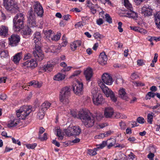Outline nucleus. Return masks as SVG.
I'll list each match as a JSON object with an SVG mask.
<instances>
[{"label":"nucleus","mask_w":160,"mask_h":160,"mask_svg":"<svg viewBox=\"0 0 160 160\" xmlns=\"http://www.w3.org/2000/svg\"><path fill=\"white\" fill-rule=\"evenodd\" d=\"M4 6L6 9L11 13H16L19 10L18 5L13 0H3Z\"/></svg>","instance_id":"423d86ee"},{"label":"nucleus","mask_w":160,"mask_h":160,"mask_svg":"<svg viewBox=\"0 0 160 160\" xmlns=\"http://www.w3.org/2000/svg\"><path fill=\"white\" fill-rule=\"evenodd\" d=\"M77 118L81 120L82 123L87 128L92 127L94 124V117L88 111L83 110L79 111Z\"/></svg>","instance_id":"f03ea898"},{"label":"nucleus","mask_w":160,"mask_h":160,"mask_svg":"<svg viewBox=\"0 0 160 160\" xmlns=\"http://www.w3.org/2000/svg\"><path fill=\"white\" fill-rule=\"evenodd\" d=\"M61 46L58 45L57 46H52L50 47L51 52H59L61 49Z\"/></svg>","instance_id":"c756f323"},{"label":"nucleus","mask_w":160,"mask_h":160,"mask_svg":"<svg viewBox=\"0 0 160 160\" xmlns=\"http://www.w3.org/2000/svg\"><path fill=\"white\" fill-rule=\"evenodd\" d=\"M81 72L80 71L78 70L75 71L72 74V76H71V77L72 76H78V75Z\"/></svg>","instance_id":"0e129e2a"},{"label":"nucleus","mask_w":160,"mask_h":160,"mask_svg":"<svg viewBox=\"0 0 160 160\" xmlns=\"http://www.w3.org/2000/svg\"><path fill=\"white\" fill-rule=\"evenodd\" d=\"M114 114L113 108L109 107L106 108L104 110V116L106 118H111Z\"/></svg>","instance_id":"6ab92c4d"},{"label":"nucleus","mask_w":160,"mask_h":160,"mask_svg":"<svg viewBox=\"0 0 160 160\" xmlns=\"http://www.w3.org/2000/svg\"><path fill=\"white\" fill-rule=\"evenodd\" d=\"M9 45L11 46L15 47L17 46L20 41V37L17 34H12L9 38Z\"/></svg>","instance_id":"f8f14e48"},{"label":"nucleus","mask_w":160,"mask_h":160,"mask_svg":"<svg viewBox=\"0 0 160 160\" xmlns=\"http://www.w3.org/2000/svg\"><path fill=\"white\" fill-rule=\"evenodd\" d=\"M61 35V34L60 33H58L56 35L53 36L52 37H51V38L52 40L57 41L60 39Z\"/></svg>","instance_id":"a19ab883"},{"label":"nucleus","mask_w":160,"mask_h":160,"mask_svg":"<svg viewBox=\"0 0 160 160\" xmlns=\"http://www.w3.org/2000/svg\"><path fill=\"white\" fill-rule=\"evenodd\" d=\"M8 56V52L7 51H0V57L1 58H6Z\"/></svg>","instance_id":"e433bc0d"},{"label":"nucleus","mask_w":160,"mask_h":160,"mask_svg":"<svg viewBox=\"0 0 160 160\" xmlns=\"http://www.w3.org/2000/svg\"><path fill=\"white\" fill-rule=\"evenodd\" d=\"M156 95V93L152 92H149L146 95L145 97L146 100L150 99L151 98H153Z\"/></svg>","instance_id":"2f4dec72"},{"label":"nucleus","mask_w":160,"mask_h":160,"mask_svg":"<svg viewBox=\"0 0 160 160\" xmlns=\"http://www.w3.org/2000/svg\"><path fill=\"white\" fill-rule=\"evenodd\" d=\"M83 26L82 22H79L77 23L75 25V26L76 28H78L81 27Z\"/></svg>","instance_id":"680f3d73"},{"label":"nucleus","mask_w":160,"mask_h":160,"mask_svg":"<svg viewBox=\"0 0 160 160\" xmlns=\"http://www.w3.org/2000/svg\"><path fill=\"white\" fill-rule=\"evenodd\" d=\"M97 23L99 25H101L103 23V21L102 18H99L97 21Z\"/></svg>","instance_id":"338daca9"},{"label":"nucleus","mask_w":160,"mask_h":160,"mask_svg":"<svg viewBox=\"0 0 160 160\" xmlns=\"http://www.w3.org/2000/svg\"><path fill=\"white\" fill-rule=\"evenodd\" d=\"M65 78L64 74L61 73H58L54 76L53 79L54 80L59 81L62 80L64 79Z\"/></svg>","instance_id":"c85d7f7f"},{"label":"nucleus","mask_w":160,"mask_h":160,"mask_svg":"<svg viewBox=\"0 0 160 160\" xmlns=\"http://www.w3.org/2000/svg\"><path fill=\"white\" fill-rule=\"evenodd\" d=\"M51 105L50 103L46 102L43 103L42 105V109L44 110L45 111Z\"/></svg>","instance_id":"7c9ffc66"},{"label":"nucleus","mask_w":160,"mask_h":160,"mask_svg":"<svg viewBox=\"0 0 160 160\" xmlns=\"http://www.w3.org/2000/svg\"><path fill=\"white\" fill-rule=\"evenodd\" d=\"M102 80L104 82L108 85H111L113 82L112 77L107 73H104L102 76Z\"/></svg>","instance_id":"ddd939ff"},{"label":"nucleus","mask_w":160,"mask_h":160,"mask_svg":"<svg viewBox=\"0 0 160 160\" xmlns=\"http://www.w3.org/2000/svg\"><path fill=\"white\" fill-rule=\"evenodd\" d=\"M120 126L122 130H124L126 128V124L124 122H120L119 123Z\"/></svg>","instance_id":"5fc2aeb1"},{"label":"nucleus","mask_w":160,"mask_h":160,"mask_svg":"<svg viewBox=\"0 0 160 160\" xmlns=\"http://www.w3.org/2000/svg\"><path fill=\"white\" fill-rule=\"evenodd\" d=\"M42 84L41 83H39L38 82L34 81L33 86L34 87L39 88L42 86Z\"/></svg>","instance_id":"de8ad7c7"},{"label":"nucleus","mask_w":160,"mask_h":160,"mask_svg":"<svg viewBox=\"0 0 160 160\" xmlns=\"http://www.w3.org/2000/svg\"><path fill=\"white\" fill-rule=\"evenodd\" d=\"M154 16L155 23L158 28L160 29V12H157Z\"/></svg>","instance_id":"bb28decb"},{"label":"nucleus","mask_w":160,"mask_h":160,"mask_svg":"<svg viewBox=\"0 0 160 160\" xmlns=\"http://www.w3.org/2000/svg\"><path fill=\"white\" fill-rule=\"evenodd\" d=\"M33 54L37 61H40L44 58V54L42 52L41 48L37 44L35 46V49L33 51Z\"/></svg>","instance_id":"6e6552de"},{"label":"nucleus","mask_w":160,"mask_h":160,"mask_svg":"<svg viewBox=\"0 0 160 160\" xmlns=\"http://www.w3.org/2000/svg\"><path fill=\"white\" fill-rule=\"evenodd\" d=\"M8 28L3 25L0 27V35L5 36L8 34Z\"/></svg>","instance_id":"a878e982"},{"label":"nucleus","mask_w":160,"mask_h":160,"mask_svg":"<svg viewBox=\"0 0 160 160\" xmlns=\"http://www.w3.org/2000/svg\"><path fill=\"white\" fill-rule=\"evenodd\" d=\"M72 67H68L67 66L63 68L62 70V72H68L72 68Z\"/></svg>","instance_id":"864d4df0"},{"label":"nucleus","mask_w":160,"mask_h":160,"mask_svg":"<svg viewBox=\"0 0 160 160\" xmlns=\"http://www.w3.org/2000/svg\"><path fill=\"white\" fill-rule=\"evenodd\" d=\"M34 37L33 40V41L35 43V45L36 46V44H38V42L41 40V37L40 33L39 32H36L34 34Z\"/></svg>","instance_id":"cd10ccee"},{"label":"nucleus","mask_w":160,"mask_h":160,"mask_svg":"<svg viewBox=\"0 0 160 160\" xmlns=\"http://www.w3.org/2000/svg\"><path fill=\"white\" fill-rule=\"evenodd\" d=\"M28 22L30 26L35 27L37 26L35 17L32 8H30L28 13Z\"/></svg>","instance_id":"1a4fd4ad"},{"label":"nucleus","mask_w":160,"mask_h":160,"mask_svg":"<svg viewBox=\"0 0 160 160\" xmlns=\"http://www.w3.org/2000/svg\"><path fill=\"white\" fill-rule=\"evenodd\" d=\"M31 57V54L30 53H27L24 55V59L26 60L30 58Z\"/></svg>","instance_id":"603ef678"},{"label":"nucleus","mask_w":160,"mask_h":160,"mask_svg":"<svg viewBox=\"0 0 160 160\" xmlns=\"http://www.w3.org/2000/svg\"><path fill=\"white\" fill-rule=\"evenodd\" d=\"M70 89L68 87L62 88L60 92L59 100L63 104H66L69 102L68 97L70 93Z\"/></svg>","instance_id":"20e7f679"},{"label":"nucleus","mask_w":160,"mask_h":160,"mask_svg":"<svg viewBox=\"0 0 160 160\" xmlns=\"http://www.w3.org/2000/svg\"><path fill=\"white\" fill-rule=\"evenodd\" d=\"M99 85L107 97H110L111 99L114 102L117 101V98L115 97L114 92L111 89L108 88L102 82L99 83Z\"/></svg>","instance_id":"0eeeda50"},{"label":"nucleus","mask_w":160,"mask_h":160,"mask_svg":"<svg viewBox=\"0 0 160 160\" xmlns=\"http://www.w3.org/2000/svg\"><path fill=\"white\" fill-rule=\"evenodd\" d=\"M137 122L140 124H143L145 122L144 119L142 117H139L137 118Z\"/></svg>","instance_id":"8fccbe9b"},{"label":"nucleus","mask_w":160,"mask_h":160,"mask_svg":"<svg viewBox=\"0 0 160 160\" xmlns=\"http://www.w3.org/2000/svg\"><path fill=\"white\" fill-rule=\"evenodd\" d=\"M12 142L13 143H15V144H17L19 146L21 145V142L20 141H19L18 140L17 141L14 138H12Z\"/></svg>","instance_id":"4d7b16f0"},{"label":"nucleus","mask_w":160,"mask_h":160,"mask_svg":"<svg viewBox=\"0 0 160 160\" xmlns=\"http://www.w3.org/2000/svg\"><path fill=\"white\" fill-rule=\"evenodd\" d=\"M92 99L93 103L96 105L102 104L104 101L102 96L100 93H98V95L96 97H92Z\"/></svg>","instance_id":"dca6fc26"},{"label":"nucleus","mask_w":160,"mask_h":160,"mask_svg":"<svg viewBox=\"0 0 160 160\" xmlns=\"http://www.w3.org/2000/svg\"><path fill=\"white\" fill-rule=\"evenodd\" d=\"M57 136L58 137V139L59 140H62L63 139V136L61 132V129L59 128L57 129Z\"/></svg>","instance_id":"f704fd0d"},{"label":"nucleus","mask_w":160,"mask_h":160,"mask_svg":"<svg viewBox=\"0 0 160 160\" xmlns=\"http://www.w3.org/2000/svg\"><path fill=\"white\" fill-rule=\"evenodd\" d=\"M95 117L96 120L99 121L101 120L103 118V115L102 113H96Z\"/></svg>","instance_id":"ea45409f"},{"label":"nucleus","mask_w":160,"mask_h":160,"mask_svg":"<svg viewBox=\"0 0 160 160\" xmlns=\"http://www.w3.org/2000/svg\"><path fill=\"white\" fill-rule=\"evenodd\" d=\"M83 84L82 82L78 81L76 83H74L72 86V88L74 92L77 95H79L82 91Z\"/></svg>","instance_id":"9b49d317"},{"label":"nucleus","mask_w":160,"mask_h":160,"mask_svg":"<svg viewBox=\"0 0 160 160\" xmlns=\"http://www.w3.org/2000/svg\"><path fill=\"white\" fill-rule=\"evenodd\" d=\"M105 16L106 21L109 23H111L112 22V19L110 15L108 14H106Z\"/></svg>","instance_id":"a18cd8bd"},{"label":"nucleus","mask_w":160,"mask_h":160,"mask_svg":"<svg viewBox=\"0 0 160 160\" xmlns=\"http://www.w3.org/2000/svg\"><path fill=\"white\" fill-rule=\"evenodd\" d=\"M56 64L55 62H53L52 60H51L48 62L46 65H44L42 67V70L45 72H50L52 70L53 67Z\"/></svg>","instance_id":"2eb2a0df"},{"label":"nucleus","mask_w":160,"mask_h":160,"mask_svg":"<svg viewBox=\"0 0 160 160\" xmlns=\"http://www.w3.org/2000/svg\"><path fill=\"white\" fill-rule=\"evenodd\" d=\"M52 143L58 147L60 146V144L59 142H57L56 140H53L52 141Z\"/></svg>","instance_id":"69168bd1"},{"label":"nucleus","mask_w":160,"mask_h":160,"mask_svg":"<svg viewBox=\"0 0 160 160\" xmlns=\"http://www.w3.org/2000/svg\"><path fill=\"white\" fill-rule=\"evenodd\" d=\"M24 15L21 13H18L13 20V29L15 31L19 32L23 29L21 32L22 35H28L30 34L31 30L28 26L24 27Z\"/></svg>","instance_id":"f257e3e1"},{"label":"nucleus","mask_w":160,"mask_h":160,"mask_svg":"<svg viewBox=\"0 0 160 160\" xmlns=\"http://www.w3.org/2000/svg\"><path fill=\"white\" fill-rule=\"evenodd\" d=\"M137 64L138 65L141 66H142L144 64L143 60L141 59L138 60L137 61Z\"/></svg>","instance_id":"e2e57ef3"},{"label":"nucleus","mask_w":160,"mask_h":160,"mask_svg":"<svg viewBox=\"0 0 160 160\" xmlns=\"http://www.w3.org/2000/svg\"><path fill=\"white\" fill-rule=\"evenodd\" d=\"M114 160H126V158L124 154H120L117 157V158L115 159Z\"/></svg>","instance_id":"37998d69"},{"label":"nucleus","mask_w":160,"mask_h":160,"mask_svg":"<svg viewBox=\"0 0 160 160\" xmlns=\"http://www.w3.org/2000/svg\"><path fill=\"white\" fill-rule=\"evenodd\" d=\"M36 143H34L33 144H28L26 145V146L27 148L28 149H33L34 148L37 146Z\"/></svg>","instance_id":"09e8293b"},{"label":"nucleus","mask_w":160,"mask_h":160,"mask_svg":"<svg viewBox=\"0 0 160 160\" xmlns=\"http://www.w3.org/2000/svg\"><path fill=\"white\" fill-rule=\"evenodd\" d=\"M71 17V16L69 14H67L66 15H64L63 16L62 18H63L65 20L68 21V20L70 19V17Z\"/></svg>","instance_id":"052dcab7"},{"label":"nucleus","mask_w":160,"mask_h":160,"mask_svg":"<svg viewBox=\"0 0 160 160\" xmlns=\"http://www.w3.org/2000/svg\"><path fill=\"white\" fill-rule=\"evenodd\" d=\"M38 138L41 139L42 141L46 140L47 139V137L46 133H44L43 134V136L42 137H40L39 136L38 137Z\"/></svg>","instance_id":"6e6d98bb"},{"label":"nucleus","mask_w":160,"mask_h":160,"mask_svg":"<svg viewBox=\"0 0 160 160\" xmlns=\"http://www.w3.org/2000/svg\"><path fill=\"white\" fill-rule=\"evenodd\" d=\"M118 95L119 97L122 99L128 100L129 99L128 94L126 92L125 88H121L118 91Z\"/></svg>","instance_id":"a211bd4d"},{"label":"nucleus","mask_w":160,"mask_h":160,"mask_svg":"<svg viewBox=\"0 0 160 160\" xmlns=\"http://www.w3.org/2000/svg\"><path fill=\"white\" fill-rule=\"evenodd\" d=\"M128 156L130 159H131L132 160H133V159L135 158V156L133 154V153L131 152L128 155Z\"/></svg>","instance_id":"774afa93"},{"label":"nucleus","mask_w":160,"mask_h":160,"mask_svg":"<svg viewBox=\"0 0 160 160\" xmlns=\"http://www.w3.org/2000/svg\"><path fill=\"white\" fill-rule=\"evenodd\" d=\"M93 36L95 39H101L104 37V36L100 34L98 32L94 33L93 35Z\"/></svg>","instance_id":"4c0bfd02"},{"label":"nucleus","mask_w":160,"mask_h":160,"mask_svg":"<svg viewBox=\"0 0 160 160\" xmlns=\"http://www.w3.org/2000/svg\"><path fill=\"white\" fill-rule=\"evenodd\" d=\"M22 53L20 52L16 54L13 58L12 61L15 64H18L22 58Z\"/></svg>","instance_id":"b1692460"},{"label":"nucleus","mask_w":160,"mask_h":160,"mask_svg":"<svg viewBox=\"0 0 160 160\" xmlns=\"http://www.w3.org/2000/svg\"><path fill=\"white\" fill-rule=\"evenodd\" d=\"M108 58L104 52H102L100 54L98 61L99 63L104 65L107 63Z\"/></svg>","instance_id":"f3484780"},{"label":"nucleus","mask_w":160,"mask_h":160,"mask_svg":"<svg viewBox=\"0 0 160 160\" xmlns=\"http://www.w3.org/2000/svg\"><path fill=\"white\" fill-rule=\"evenodd\" d=\"M34 12L38 16L42 17L43 15L44 12L43 8L39 2H36L33 5Z\"/></svg>","instance_id":"9d476101"},{"label":"nucleus","mask_w":160,"mask_h":160,"mask_svg":"<svg viewBox=\"0 0 160 160\" xmlns=\"http://www.w3.org/2000/svg\"><path fill=\"white\" fill-rule=\"evenodd\" d=\"M31 107L23 106L16 111L17 117L19 119H24L32 111Z\"/></svg>","instance_id":"39448f33"},{"label":"nucleus","mask_w":160,"mask_h":160,"mask_svg":"<svg viewBox=\"0 0 160 160\" xmlns=\"http://www.w3.org/2000/svg\"><path fill=\"white\" fill-rule=\"evenodd\" d=\"M122 23L121 22H118V29L119 30V32H123V29L122 28Z\"/></svg>","instance_id":"3c124183"},{"label":"nucleus","mask_w":160,"mask_h":160,"mask_svg":"<svg viewBox=\"0 0 160 160\" xmlns=\"http://www.w3.org/2000/svg\"><path fill=\"white\" fill-rule=\"evenodd\" d=\"M107 142L106 141H103L101 144L97 145L98 148H102L105 147L107 145Z\"/></svg>","instance_id":"49530a36"},{"label":"nucleus","mask_w":160,"mask_h":160,"mask_svg":"<svg viewBox=\"0 0 160 160\" xmlns=\"http://www.w3.org/2000/svg\"><path fill=\"white\" fill-rule=\"evenodd\" d=\"M82 42L80 40L75 41L71 43L70 48L72 51H75L77 49V48L81 45Z\"/></svg>","instance_id":"5701e85b"},{"label":"nucleus","mask_w":160,"mask_h":160,"mask_svg":"<svg viewBox=\"0 0 160 160\" xmlns=\"http://www.w3.org/2000/svg\"><path fill=\"white\" fill-rule=\"evenodd\" d=\"M153 114L152 113H148L147 115V122L150 124L152 123L153 121Z\"/></svg>","instance_id":"72a5a7b5"},{"label":"nucleus","mask_w":160,"mask_h":160,"mask_svg":"<svg viewBox=\"0 0 160 160\" xmlns=\"http://www.w3.org/2000/svg\"><path fill=\"white\" fill-rule=\"evenodd\" d=\"M72 128H68L66 129L65 131V133L68 136H70L73 135L72 130H71Z\"/></svg>","instance_id":"c9c22d12"},{"label":"nucleus","mask_w":160,"mask_h":160,"mask_svg":"<svg viewBox=\"0 0 160 160\" xmlns=\"http://www.w3.org/2000/svg\"><path fill=\"white\" fill-rule=\"evenodd\" d=\"M73 135L78 136L81 132V129L78 126H74L72 127Z\"/></svg>","instance_id":"393cba45"},{"label":"nucleus","mask_w":160,"mask_h":160,"mask_svg":"<svg viewBox=\"0 0 160 160\" xmlns=\"http://www.w3.org/2000/svg\"><path fill=\"white\" fill-rule=\"evenodd\" d=\"M52 32V31L50 29L46 31L45 34L46 36V37L51 38Z\"/></svg>","instance_id":"c03bdc74"},{"label":"nucleus","mask_w":160,"mask_h":160,"mask_svg":"<svg viewBox=\"0 0 160 160\" xmlns=\"http://www.w3.org/2000/svg\"><path fill=\"white\" fill-rule=\"evenodd\" d=\"M45 110L43 109H41L39 111V112L38 114V116L40 119H42L45 115L44 112Z\"/></svg>","instance_id":"473e14b6"},{"label":"nucleus","mask_w":160,"mask_h":160,"mask_svg":"<svg viewBox=\"0 0 160 160\" xmlns=\"http://www.w3.org/2000/svg\"><path fill=\"white\" fill-rule=\"evenodd\" d=\"M122 0L123 1L124 6L126 8V9L124 10V13L126 15H124V16L133 18H137L138 14L133 11L132 6L128 0Z\"/></svg>","instance_id":"7ed1b4c3"},{"label":"nucleus","mask_w":160,"mask_h":160,"mask_svg":"<svg viewBox=\"0 0 160 160\" xmlns=\"http://www.w3.org/2000/svg\"><path fill=\"white\" fill-rule=\"evenodd\" d=\"M97 149L95 148L93 149H89L88 150V153L91 156H93L96 155L97 153L96 150Z\"/></svg>","instance_id":"58836bf2"},{"label":"nucleus","mask_w":160,"mask_h":160,"mask_svg":"<svg viewBox=\"0 0 160 160\" xmlns=\"http://www.w3.org/2000/svg\"><path fill=\"white\" fill-rule=\"evenodd\" d=\"M138 29V32H139L141 33L145 34L147 33V31L143 28H141L139 27V29Z\"/></svg>","instance_id":"13d9d810"},{"label":"nucleus","mask_w":160,"mask_h":160,"mask_svg":"<svg viewBox=\"0 0 160 160\" xmlns=\"http://www.w3.org/2000/svg\"><path fill=\"white\" fill-rule=\"evenodd\" d=\"M98 89L96 88H94L92 90V97H95L98 95Z\"/></svg>","instance_id":"79ce46f5"},{"label":"nucleus","mask_w":160,"mask_h":160,"mask_svg":"<svg viewBox=\"0 0 160 160\" xmlns=\"http://www.w3.org/2000/svg\"><path fill=\"white\" fill-rule=\"evenodd\" d=\"M152 9L149 6L147 7H143L141 10V13L143 14L145 16H150L152 15Z\"/></svg>","instance_id":"aec40b11"},{"label":"nucleus","mask_w":160,"mask_h":160,"mask_svg":"<svg viewBox=\"0 0 160 160\" xmlns=\"http://www.w3.org/2000/svg\"><path fill=\"white\" fill-rule=\"evenodd\" d=\"M108 136V135H105L104 133H101L99 134L98 135L96 136V137H97L98 138H103L105 137H107Z\"/></svg>","instance_id":"bf43d9fd"},{"label":"nucleus","mask_w":160,"mask_h":160,"mask_svg":"<svg viewBox=\"0 0 160 160\" xmlns=\"http://www.w3.org/2000/svg\"><path fill=\"white\" fill-rule=\"evenodd\" d=\"M20 122V120L18 118H12L8 122L7 127L9 128L15 127Z\"/></svg>","instance_id":"412c9836"},{"label":"nucleus","mask_w":160,"mask_h":160,"mask_svg":"<svg viewBox=\"0 0 160 160\" xmlns=\"http://www.w3.org/2000/svg\"><path fill=\"white\" fill-rule=\"evenodd\" d=\"M84 75L87 81H89L93 75L91 68H88L84 72Z\"/></svg>","instance_id":"4be33fe9"},{"label":"nucleus","mask_w":160,"mask_h":160,"mask_svg":"<svg viewBox=\"0 0 160 160\" xmlns=\"http://www.w3.org/2000/svg\"><path fill=\"white\" fill-rule=\"evenodd\" d=\"M38 63L34 59L28 60L23 63V65L26 66L28 68L31 69L34 68L37 66Z\"/></svg>","instance_id":"4468645a"}]
</instances>
